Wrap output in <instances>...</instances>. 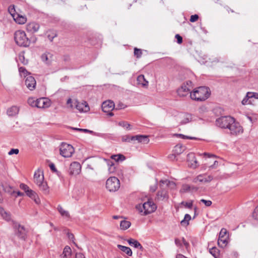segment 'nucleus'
<instances>
[{
	"label": "nucleus",
	"instance_id": "f257e3e1",
	"mask_svg": "<svg viewBox=\"0 0 258 258\" xmlns=\"http://www.w3.org/2000/svg\"><path fill=\"white\" fill-rule=\"evenodd\" d=\"M210 94L209 88L204 86L199 87L190 92V98L192 100L202 101L208 99Z\"/></svg>",
	"mask_w": 258,
	"mask_h": 258
},
{
	"label": "nucleus",
	"instance_id": "f03ea898",
	"mask_svg": "<svg viewBox=\"0 0 258 258\" xmlns=\"http://www.w3.org/2000/svg\"><path fill=\"white\" fill-rule=\"evenodd\" d=\"M164 184L166 185L167 187L171 186L173 187L175 186V184L173 181L167 179L161 180L160 181L161 189L157 192L156 198L159 201L167 200L168 199V194L167 189L162 187Z\"/></svg>",
	"mask_w": 258,
	"mask_h": 258
},
{
	"label": "nucleus",
	"instance_id": "7ed1b4c3",
	"mask_svg": "<svg viewBox=\"0 0 258 258\" xmlns=\"http://www.w3.org/2000/svg\"><path fill=\"white\" fill-rule=\"evenodd\" d=\"M34 181L39 187L40 190H42L45 194H48L49 187L47 183L44 181L43 172L40 169H38L35 172L34 175Z\"/></svg>",
	"mask_w": 258,
	"mask_h": 258
},
{
	"label": "nucleus",
	"instance_id": "20e7f679",
	"mask_svg": "<svg viewBox=\"0 0 258 258\" xmlns=\"http://www.w3.org/2000/svg\"><path fill=\"white\" fill-rule=\"evenodd\" d=\"M16 43L20 46L27 47L30 44V41L27 37L26 33L22 30H18L15 33Z\"/></svg>",
	"mask_w": 258,
	"mask_h": 258
},
{
	"label": "nucleus",
	"instance_id": "39448f33",
	"mask_svg": "<svg viewBox=\"0 0 258 258\" xmlns=\"http://www.w3.org/2000/svg\"><path fill=\"white\" fill-rule=\"evenodd\" d=\"M232 122L227 129L229 131L228 133L232 136L241 135L243 133V127L238 121H236L235 118Z\"/></svg>",
	"mask_w": 258,
	"mask_h": 258
},
{
	"label": "nucleus",
	"instance_id": "423d86ee",
	"mask_svg": "<svg viewBox=\"0 0 258 258\" xmlns=\"http://www.w3.org/2000/svg\"><path fill=\"white\" fill-rule=\"evenodd\" d=\"M120 187V181L119 179L114 176L110 177L107 179L106 182V188L110 192H115Z\"/></svg>",
	"mask_w": 258,
	"mask_h": 258
},
{
	"label": "nucleus",
	"instance_id": "0eeeda50",
	"mask_svg": "<svg viewBox=\"0 0 258 258\" xmlns=\"http://www.w3.org/2000/svg\"><path fill=\"white\" fill-rule=\"evenodd\" d=\"M74 147L65 143H62L59 147L60 154L64 158H69L72 156L74 153Z\"/></svg>",
	"mask_w": 258,
	"mask_h": 258
},
{
	"label": "nucleus",
	"instance_id": "6e6552de",
	"mask_svg": "<svg viewBox=\"0 0 258 258\" xmlns=\"http://www.w3.org/2000/svg\"><path fill=\"white\" fill-rule=\"evenodd\" d=\"M234 119V118L231 116H221L216 119V124L222 128L228 129Z\"/></svg>",
	"mask_w": 258,
	"mask_h": 258
},
{
	"label": "nucleus",
	"instance_id": "1a4fd4ad",
	"mask_svg": "<svg viewBox=\"0 0 258 258\" xmlns=\"http://www.w3.org/2000/svg\"><path fill=\"white\" fill-rule=\"evenodd\" d=\"M192 88V83L191 81H187L186 84H183L180 88H179L177 92L178 95L181 97L186 96L187 95L190 93V90Z\"/></svg>",
	"mask_w": 258,
	"mask_h": 258
},
{
	"label": "nucleus",
	"instance_id": "9d476101",
	"mask_svg": "<svg viewBox=\"0 0 258 258\" xmlns=\"http://www.w3.org/2000/svg\"><path fill=\"white\" fill-rule=\"evenodd\" d=\"M142 208L143 210H141V212H143L144 215H148L154 212L157 207L153 202L149 201L144 203Z\"/></svg>",
	"mask_w": 258,
	"mask_h": 258
},
{
	"label": "nucleus",
	"instance_id": "9b49d317",
	"mask_svg": "<svg viewBox=\"0 0 258 258\" xmlns=\"http://www.w3.org/2000/svg\"><path fill=\"white\" fill-rule=\"evenodd\" d=\"M114 108V103L110 100L105 101L102 104V109L103 112L108 113V115L110 116L113 115V113L111 111Z\"/></svg>",
	"mask_w": 258,
	"mask_h": 258
},
{
	"label": "nucleus",
	"instance_id": "f8f14e48",
	"mask_svg": "<svg viewBox=\"0 0 258 258\" xmlns=\"http://www.w3.org/2000/svg\"><path fill=\"white\" fill-rule=\"evenodd\" d=\"M213 179V176L211 175H207L206 174H200L193 179V182L197 183H208L212 181Z\"/></svg>",
	"mask_w": 258,
	"mask_h": 258
},
{
	"label": "nucleus",
	"instance_id": "ddd939ff",
	"mask_svg": "<svg viewBox=\"0 0 258 258\" xmlns=\"http://www.w3.org/2000/svg\"><path fill=\"white\" fill-rule=\"evenodd\" d=\"M227 233V231L225 228H222L220 232L218 240V244L221 247H225L227 244L228 241L227 240V237L226 236Z\"/></svg>",
	"mask_w": 258,
	"mask_h": 258
},
{
	"label": "nucleus",
	"instance_id": "4468645a",
	"mask_svg": "<svg viewBox=\"0 0 258 258\" xmlns=\"http://www.w3.org/2000/svg\"><path fill=\"white\" fill-rule=\"evenodd\" d=\"M81 171V165L78 162H72L70 167L69 173L70 175H77Z\"/></svg>",
	"mask_w": 258,
	"mask_h": 258
},
{
	"label": "nucleus",
	"instance_id": "2eb2a0df",
	"mask_svg": "<svg viewBox=\"0 0 258 258\" xmlns=\"http://www.w3.org/2000/svg\"><path fill=\"white\" fill-rule=\"evenodd\" d=\"M74 104L75 107L81 112H87L90 109L88 104L86 101L79 102L77 100H75L74 101Z\"/></svg>",
	"mask_w": 258,
	"mask_h": 258
},
{
	"label": "nucleus",
	"instance_id": "dca6fc26",
	"mask_svg": "<svg viewBox=\"0 0 258 258\" xmlns=\"http://www.w3.org/2000/svg\"><path fill=\"white\" fill-rule=\"evenodd\" d=\"M25 85L30 90H33L36 87V80L33 77L28 76L25 80Z\"/></svg>",
	"mask_w": 258,
	"mask_h": 258
},
{
	"label": "nucleus",
	"instance_id": "f3484780",
	"mask_svg": "<svg viewBox=\"0 0 258 258\" xmlns=\"http://www.w3.org/2000/svg\"><path fill=\"white\" fill-rule=\"evenodd\" d=\"M187 160L190 163V166L193 168H196L199 166L198 162L193 153H190L187 155Z\"/></svg>",
	"mask_w": 258,
	"mask_h": 258
},
{
	"label": "nucleus",
	"instance_id": "a211bd4d",
	"mask_svg": "<svg viewBox=\"0 0 258 258\" xmlns=\"http://www.w3.org/2000/svg\"><path fill=\"white\" fill-rule=\"evenodd\" d=\"M14 225V226L17 229L18 236L21 238L24 239L26 235V230L24 226L17 223H15Z\"/></svg>",
	"mask_w": 258,
	"mask_h": 258
},
{
	"label": "nucleus",
	"instance_id": "6ab92c4d",
	"mask_svg": "<svg viewBox=\"0 0 258 258\" xmlns=\"http://www.w3.org/2000/svg\"><path fill=\"white\" fill-rule=\"evenodd\" d=\"M40 26L38 23L35 22H31L27 25L26 30L27 31L35 33L39 29Z\"/></svg>",
	"mask_w": 258,
	"mask_h": 258
},
{
	"label": "nucleus",
	"instance_id": "aec40b11",
	"mask_svg": "<svg viewBox=\"0 0 258 258\" xmlns=\"http://www.w3.org/2000/svg\"><path fill=\"white\" fill-rule=\"evenodd\" d=\"M26 194L27 196L33 200L36 204H39L40 203L39 198H38L37 195L34 190L29 189L28 191L26 192Z\"/></svg>",
	"mask_w": 258,
	"mask_h": 258
},
{
	"label": "nucleus",
	"instance_id": "412c9836",
	"mask_svg": "<svg viewBox=\"0 0 258 258\" xmlns=\"http://www.w3.org/2000/svg\"><path fill=\"white\" fill-rule=\"evenodd\" d=\"M37 108H43L49 106V102L45 98L37 99Z\"/></svg>",
	"mask_w": 258,
	"mask_h": 258
},
{
	"label": "nucleus",
	"instance_id": "4be33fe9",
	"mask_svg": "<svg viewBox=\"0 0 258 258\" xmlns=\"http://www.w3.org/2000/svg\"><path fill=\"white\" fill-rule=\"evenodd\" d=\"M127 241L130 245L134 246L135 248H140L141 250H143L144 248L140 244V243L137 240L133 238H130L127 240Z\"/></svg>",
	"mask_w": 258,
	"mask_h": 258
},
{
	"label": "nucleus",
	"instance_id": "5701e85b",
	"mask_svg": "<svg viewBox=\"0 0 258 258\" xmlns=\"http://www.w3.org/2000/svg\"><path fill=\"white\" fill-rule=\"evenodd\" d=\"M132 139L138 141L139 142H143L145 144L148 143L149 142V139L147 136L143 135H137L132 136Z\"/></svg>",
	"mask_w": 258,
	"mask_h": 258
},
{
	"label": "nucleus",
	"instance_id": "b1692460",
	"mask_svg": "<svg viewBox=\"0 0 258 258\" xmlns=\"http://www.w3.org/2000/svg\"><path fill=\"white\" fill-rule=\"evenodd\" d=\"M19 109L16 106H13L8 109L7 113L9 116H14L19 113Z\"/></svg>",
	"mask_w": 258,
	"mask_h": 258
},
{
	"label": "nucleus",
	"instance_id": "393cba45",
	"mask_svg": "<svg viewBox=\"0 0 258 258\" xmlns=\"http://www.w3.org/2000/svg\"><path fill=\"white\" fill-rule=\"evenodd\" d=\"M137 80L138 84L141 85L144 87H146L148 85V82L146 81L144 76L143 75H139Z\"/></svg>",
	"mask_w": 258,
	"mask_h": 258
},
{
	"label": "nucleus",
	"instance_id": "a878e982",
	"mask_svg": "<svg viewBox=\"0 0 258 258\" xmlns=\"http://www.w3.org/2000/svg\"><path fill=\"white\" fill-rule=\"evenodd\" d=\"M185 149L184 146L180 144H177L174 147L173 152L176 155H178L183 153Z\"/></svg>",
	"mask_w": 258,
	"mask_h": 258
},
{
	"label": "nucleus",
	"instance_id": "bb28decb",
	"mask_svg": "<svg viewBox=\"0 0 258 258\" xmlns=\"http://www.w3.org/2000/svg\"><path fill=\"white\" fill-rule=\"evenodd\" d=\"M14 20L16 23L19 24H23L25 23L27 21V19L25 16H22L19 14L14 18Z\"/></svg>",
	"mask_w": 258,
	"mask_h": 258
},
{
	"label": "nucleus",
	"instance_id": "cd10ccee",
	"mask_svg": "<svg viewBox=\"0 0 258 258\" xmlns=\"http://www.w3.org/2000/svg\"><path fill=\"white\" fill-rule=\"evenodd\" d=\"M117 246L120 250L125 252L127 255H132L133 252L131 249L130 247L123 246L120 244H118Z\"/></svg>",
	"mask_w": 258,
	"mask_h": 258
},
{
	"label": "nucleus",
	"instance_id": "c85d7f7f",
	"mask_svg": "<svg viewBox=\"0 0 258 258\" xmlns=\"http://www.w3.org/2000/svg\"><path fill=\"white\" fill-rule=\"evenodd\" d=\"M0 214L3 218L6 221H9L11 220V215L10 213L5 211L2 207H0Z\"/></svg>",
	"mask_w": 258,
	"mask_h": 258
},
{
	"label": "nucleus",
	"instance_id": "c756f323",
	"mask_svg": "<svg viewBox=\"0 0 258 258\" xmlns=\"http://www.w3.org/2000/svg\"><path fill=\"white\" fill-rule=\"evenodd\" d=\"M131 225V223L125 220H123L120 222V228L121 230H125L128 229Z\"/></svg>",
	"mask_w": 258,
	"mask_h": 258
},
{
	"label": "nucleus",
	"instance_id": "7c9ffc66",
	"mask_svg": "<svg viewBox=\"0 0 258 258\" xmlns=\"http://www.w3.org/2000/svg\"><path fill=\"white\" fill-rule=\"evenodd\" d=\"M61 216L69 218L70 217V214L68 211L64 210L60 205H58L57 208Z\"/></svg>",
	"mask_w": 258,
	"mask_h": 258
},
{
	"label": "nucleus",
	"instance_id": "2f4dec72",
	"mask_svg": "<svg viewBox=\"0 0 258 258\" xmlns=\"http://www.w3.org/2000/svg\"><path fill=\"white\" fill-rule=\"evenodd\" d=\"M111 158L116 162L123 161L125 159V156L122 154L113 155Z\"/></svg>",
	"mask_w": 258,
	"mask_h": 258
},
{
	"label": "nucleus",
	"instance_id": "473e14b6",
	"mask_svg": "<svg viewBox=\"0 0 258 258\" xmlns=\"http://www.w3.org/2000/svg\"><path fill=\"white\" fill-rule=\"evenodd\" d=\"M190 219L191 216L188 214H185L184 219L180 222L181 225L184 226H187Z\"/></svg>",
	"mask_w": 258,
	"mask_h": 258
},
{
	"label": "nucleus",
	"instance_id": "72a5a7b5",
	"mask_svg": "<svg viewBox=\"0 0 258 258\" xmlns=\"http://www.w3.org/2000/svg\"><path fill=\"white\" fill-rule=\"evenodd\" d=\"M71 254L72 250L71 248L68 246H65L62 254V256L68 257L69 256H70L71 255Z\"/></svg>",
	"mask_w": 258,
	"mask_h": 258
},
{
	"label": "nucleus",
	"instance_id": "f704fd0d",
	"mask_svg": "<svg viewBox=\"0 0 258 258\" xmlns=\"http://www.w3.org/2000/svg\"><path fill=\"white\" fill-rule=\"evenodd\" d=\"M209 252L215 258H218L219 256V250L216 247L210 248Z\"/></svg>",
	"mask_w": 258,
	"mask_h": 258
},
{
	"label": "nucleus",
	"instance_id": "c9c22d12",
	"mask_svg": "<svg viewBox=\"0 0 258 258\" xmlns=\"http://www.w3.org/2000/svg\"><path fill=\"white\" fill-rule=\"evenodd\" d=\"M8 11L11 15L12 16L13 19L18 15V14L16 12V10L15 8L14 5H11L9 6L8 8Z\"/></svg>",
	"mask_w": 258,
	"mask_h": 258
},
{
	"label": "nucleus",
	"instance_id": "e433bc0d",
	"mask_svg": "<svg viewBox=\"0 0 258 258\" xmlns=\"http://www.w3.org/2000/svg\"><path fill=\"white\" fill-rule=\"evenodd\" d=\"M37 99H35L34 98L30 97L28 99V103L32 107H37Z\"/></svg>",
	"mask_w": 258,
	"mask_h": 258
},
{
	"label": "nucleus",
	"instance_id": "4c0bfd02",
	"mask_svg": "<svg viewBox=\"0 0 258 258\" xmlns=\"http://www.w3.org/2000/svg\"><path fill=\"white\" fill-rule=\"evenodd\" d=\"M191 120L190 116L189 114H184L183 119L180 121L181 124H184L189 122Z\"/></svg>",
	"mask_w": 258,
	"mask_h": 258
},
{
	"label": "nucleus",
	"instance_id": "58836bf2",
	"mask_svg": "<svg viewBox=\"0 0 258 258\" xmlns=\"http://www.w3.org/2000/svg\"><path fill=\"white\" fill-rule=\"evenodd\" d=\"M108 171L109 173H114L115 171V167L114 166V164L111 161H109L108 162Z\"/></svg>",
	"mask_w": 258,
	"mask_h": 258
},
{
	"label": "nucleus",
	"instance_id": "ea45409f",
	"mask_svg": "<svg viewBox=\"0 0 258 258\" xmlns=\"http://www.w3.org/2000/svg\"><path fill=\"white\" fill-rule=\"evenodd\" d=\"M118 125L122 127L125 128L127 130H130L131 129V124L126 121H120L118 123Z\"/></svg>",
	"mask_w": 258,
	"mask_h": 258
},
{
	"label": "nucleus",
	"instance_id": "a19ab883",
	"mask_svg": "<svg viewBox=\"0 0 258 258\" xmlns=\"http://www.w3.org/2000/svg\"><path fill=\"white\" fill-rule=\"evenodd\" d=\"M249 94H250V92H247L246 96L244 97V98L243 99V100L241 101V103L243 105H245L248 103V101L249 99L252 98V96L250 95H249Z\"/></svg>",
	"mask_w": 258,
	"mask_h": 258
},
{
	"label": "nucleus",
	"instance_id": "79ce46f5",
	"mask_svg": "<svg viewBox=\"0 0 258 258\" xmlns=\"http://www.w3.org/2000/svg\"><path fill=\"white\" fill-rule=\"evenodd\" d=\"M134 55L137 57V58H140L142 55V50L137 48H135Z\"/></svg>",
	"mask_w": 258,
	"mask_h": 258
},
{
	"label": "nucleus",
	"instance_id": "37998d69",
	"mask_svg": "<svg viewBox=\"0 0 258 258\" xmlns=\"http://www.w3.org/2000/svg\"><path fill=\"white\" fill-rule=\"evenodd\" d=\"M190 187L188 184H183L180 189V192H185L190 190Z\"/></svg>",
	"mask_w": 258,
	"mask_h": 258
},
{
	"label": "nucleus",
	"instance_id": "c03bdc74",
	"mask_svg": "<svg viewBox=\"0 0 258 258\" xmlns=\"http://www.w3.org/2000/svg\"><path fill=\"white\" fill-rule=\"evenodd\" d=\"M19 61L24 64H26L28 63V60H25L24 54H20L19 55Z\"/></svg>",
	"mask_w": 258,
	"mask_h": 258
},
{
	"label": "nucleus",
	"instance_id": "a18cd8bd",
	"mask_svg": "<svg viewBox=\"0 0 258 258\" xmlns=\"http://www.w3.org/2000/svg\"><path fill=\"white\" fill-rule=\"evenodd\" d=\"M121 139L122 142H130L131 141H134V140L132 139V137H130L128 135L123 136Z\"/></svg>",
	"mask_w": 258,
	"mask_h": 258
},
{
	"label": "nucleus",
	"instance_id": "49530a36",
	"mask_svg": "<svg viewBox=\"0 0 258 258\" xmlns=\"http://www.w3.org/2000/svg\"><path fill=\"white\" fill-rule=\"evenodd\" d=\"M20 187L21 189L23 190L25 193L30 189L29 186L24 183L20 184Z\"/></svg>",
	"mask_w": 258,
	"mask_h": 258
},
{
	"label": "nucleus",
	"instance_id": "de8ad7c7",
	"mask_svg": "<svg viewBox=\"0 0 258 258\" xmlns=\"http://www.w3.org/2000/svg\"><path fill=\"white\" fill-rule=\"evenodd\" d=\"M50 32H48L47 33H49ZM56 36V34L55 33H52V34L48 33L47 37L48 39L50 41H52L53 38Z\"/></svg>",
	"mask_w": 258,
	"mask_h": 258
},
{
	"label": "nucleus",
	"instance_id": "09e8293b",
	"mask_svg": "<svg viewBox=\"0 0 258 258\" xmlns=\"http://www.w3.org/2000/svg\"><path fill=\"white\" fill-rule=\"evenodd\" d=\"M252 217L255 220H258V205L255 208L252 213Z\"/></svg>",
	"mask_w": 258,
	"mask_h": 258
},
{
	"label": "nucleus",
	"instance_id": "8fccbe9b",
	"mask_svg": "<svg viewBox=\"0 0 258 258\" xmlns=\"http://www.w3.org/2000/svg\"><path fill=\"white\" fill-rule=\"evenodd\" d=\"M19 71L21 75L23 74L24 75H27L28 72L24 67H20L19 68Z\"/></svg>",
	"mask_w": 258,
	"mask_h": 258
},
{
	"label": "nucleus",
	"instance_id": "3c124183",
	"mask_svg": "<svg viewBox=\"0 0 258 258\" xmlns=\"http://www.w3.org/2000/svg\"><path fill=\"white\" fill-rule=\"evenodd\" d=\"M200 202L203 203L207 207L210 206L212 204L211 201L204 199L201 200Z\"/></svg>",
	"mask_w": 258,
	"mask_h": 258
},
{
	"label": "nucleus",
	"instance_id": "603ef678",
	"mask_svg": "<svg viewBox=\"0 0 258 258\" xmlns=\"http://www.w3.org/2000/svg\"><path fill=\"white\" fill-rule=\"evenodd\" d=\"M174 241H175V245L177 246H178V247H179L180 248L182 247V244L181 241V240L180 239H179L178 238H175Z\"/></svg>",
	"mask_w": 258,
	"mask_h": 258
},
{
	"label": "nucleus",
	"instance_id": "864d4df0",
	"mask_svg": "<svg viewBox=\"0 0 258 258\" xmlns=\"http://www.w3.org/2000/svg\"><path fill=\"white\" fill-rule=\"evenodd\" d=\"M199 19V16L197 14L191 15L190 18V21L191 22H195L197 21Z\"/></svg>",
	"mask_w": 258,
	"mask_h": 258
},
{
	"label": "nucleus",
	"instance_id": "5fc2aeb1",
	"mask_svg": "<svg viewBox=\"0 0 258 258\" xmlns=\"http://www.w3.org/2000/svg\"><path fill=\"white\" fill-rule=\"evenodd\" d=\"M19 150L18 149H12L9 152V155H11L14 154H18L19 153Z\"/></svg>",
	"mask_w": 258,
	"mask_h": 258
},
{
	"label": "nucleus",
	"instance_id": "6e6d98bb",
	"mask_svg": "<svg viewBox=\"0 0 258 258\" xmlns=\"http://www.w3.org/2000/svg\"><path fill=\"white\" fill-rule=\"evenodd\" d=\"M175 37L177 39V42L178 44H181L182 42V38L179 34H176Z\"/></svg>",
	"mask_w": 258,
	"mask_h": 258
},
{
	"label": "nucleus",
	"instance_id": "4d7b16f0",
	"mask_svg": "<svg viewBox=\"0 0 258 258\" xmlns=\"http://www.w3.org/2000/svg\"><path fill=\"white\" fill-rule=\"evenodd\" d=\"M67 103L68 105H70V106L71 108H73V107L74 106V102L72 101V100L71 98H69L67 100Z\"/></svg>",
	"mask_w": 258,
	"mask_h": 258
},
{
	"label": "nucleus",
	"instance_id": "13d9d810",
	"mask_svg": "<svg viewBox=\"0 0 258 258\" xmlns=\"http://www.w3.org/2000/svg\"><path fill=\"white\" fill-rule=\"evenodd\" d=\"M203 155L204 156L207 157L208 158H212V157H213L214 158H216L217 157L215 155L210 154L209 153H206V152L203 154Z\"/></svg>",
	"mask_w": 258,
	"mask_h": 258
},
{
	"label": "nucleus",
	"instance_id": "bf43d9fd",
	"mask_svg": "<svg viewBox=\"0 0 258 258\" xmlns=\"http://www.w3.org/2000/svg\"><path fill=\"white\" fill-rule=\"evenodd\" d=\"M126 107V106L124 105L123 103H118V104L117 105V107H116V109H123V108H124Z\"/></svg>",
	"mask_w": 258,
	"mask_h": 258
},
{
	"label": "nucleus",
	"instance_id": "052dcab7",
	"mask_svg": "<svg viewBox=\"0 0 258 258\" xmlns=\"http://www.w3.org/2000/svg\"><path fill=\"white\" fill-rule=\"evenodd\" d=\"M177 155H176L175 153L173 152V154H170L168 156L169 159H170L171 160H175L176 156Z\"/></svg>",
	"mask_w": 258,
	"mask_h": 258
},
{
	"label": "nucleus",
	"instance_id": "680f3d73",
	"mask_svg": "<svg viewBox=\"0 0 258 258\" xmlns=\"http://www.w3.org/2000/svg\"><path fill=\"white\" fill-rule=\"evenodd\" d=\"M184 206L189 209H191V208L192 207V203L191 202H186L185 203Z\"/></svg>",
	"mask_w": 258,
	"mask_h": 258
},
{
	"label": "nucleus",
	"instance_id": "e2e57ef3",
	"mask_svg": "<svg viewBox=\"0 0 258 258\" xmlns=\"http://www.w3.org/2000/svg\"><path fill=\"white\" fill-rule=\"evenodd\" d=\"M49 167L52 171L55 172L57 171L54 164L53 163L49 164Z\"/></svg>",
	"mask_w": 258,
	"mask_h": 258
},
{
	"label": "nucleus",
	"instance_id": "0e129e2a",
	"mask_svg": "<svg viewBox=\"0 0 258 258\" xmlns=\"http://www.w3.org/2000/svg\"><path fill=\"white\" fill-rule=\"evenodd\" d=\"M249 95L252 96V98H254L258 99V93L250 92V94H249Z\"/></svg>",
	"mask_w": 258,
	"mask_h": 258
},
{
	"label": "nucleus",
	"instance_id": "69168bd1",
	"mask_svg": "<svg viewBox=\"0 0 258 258\" xmlns=\"http://www.w3.org/2000/svg\"><path fill=\"white\" fill-rule=\"evenodd\" d=\"M182 241L183 244L184 245L186 248H187V247L189 246V243L185 240V239L183 237H182Z\"/></svg>",
	"mask_w": 258,
	"mask_h": 258
},
{
	"label": "nucleus",
	"instance_id": "338daca9",
	"mask_svg": "<svg viewBox=\"0 0 258 258\" xmlns=\"http://www.w3.org/2000/svg\"><path fill=\"white\" fill-rule=\"evenodd\" d=\"M79 131H80V132H84V133H93L92 131H90L88 129H78Z\"/></svg>",
	"mask_w": 258,
	"mask_h": 258
},
{
	"label": "nucleus",
	"instance_id": "774afa93",
	"mask_svg": "<svg viewBox=\"0 0 258 258\" xmlns=\"http://www.w3.org/2000/svg\"><path fill=\"white\" fill-rule=\"evenodd\" d=\"M176 258H188L182 254H177L176 255Z\"/></svg>",
	"mask_w": 258,
	"mask_h": 258
}]
</instances>
